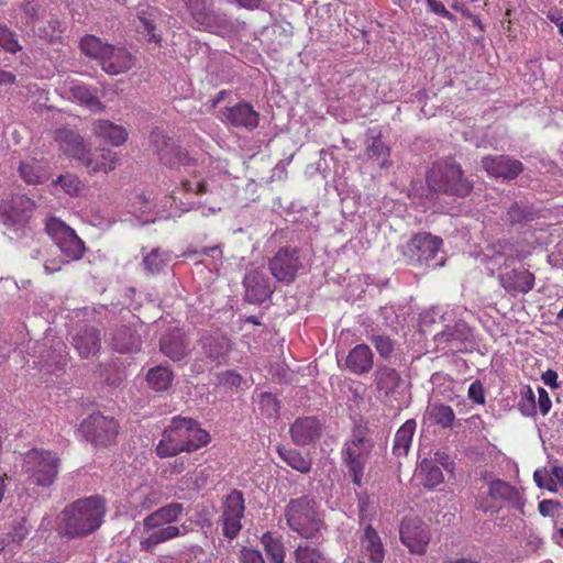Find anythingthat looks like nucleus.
Wrapping results in <instances>:
<instances>
[{
	"label": "nucleus",
	"mask_w": 563,
	"mask_h": 563,
	"mask_svg": "<svg viewBox=\"0 0 563 563\" xmlns=\"http://www.w3.org/2000/svg\"><path fill=\"white\" fill-rule=\"evenodd\" d=\"M119 163V155L110 150H101L95 154L88 152L81 164L90 174H108L115 168Z\"/></svg>",
	"instance_id": "cd10ccee"
},
{
	"label": "nucleus",
	"mask_w": 563,
	"mask_h": 563,
	"mask_svg": "<svg viewBox=\"0 0 563 563\" xmlns=\"http://www.w3.org/2000/svg\"><path fill=\"white\" fill-rule=\"evenodd\" d=\"M92 132L96 137L111 146L123 145L129 136L126 128L108 120H98L92 123Z\"/></svg>",
	"instance_id": "bb28decb"
},
{
	"label": "nucleus",
	"mask_w": 563,
	"mask_h": 563,
	"mask_svg": "<svg viewBox=\"0 0 563 563\" xmlns=\"http://www.w3.org/2000/svg\"><path fill=\"white\" fill-rule=\"evenodd\" d=\"M467 397L475 404H485V390L483 383L479 379H475L470 384L467 389Z\"/></svg>",
	"instance_id": "13d9d810"
},
{
	"label": "nucleus",
	"mask_w": 563,
	"mask_h": 563,
	"mask_svg": "<svg viewBox=\"0 0 563 563\" xmlns=\"http://www.w3.org/2000/svg\"><path fill=\"white\" fill-rule=\"evenodd\" d=\"M209 433L200 428L198 421L189 417H173L164 429L162 439L156 445V454L161 459L172 457L183 452H195L207 445Z\"/></svg>",
	"instance_id": "f257e3e1"
},
{
	"label": "nucleus",
	"mask_w": 563,
	"mask_h": 563,
	"mask_svg": "<svg viewBox=\"0 0 563 563\" xmlns=\"http://www.w3.org/2000/svg\"><path fill=\"white\" fill-rule=\"evenodd\" d=\"M482 164L489 176L505 180H514L523 172V164L508 155H487Z\"/></svg>",
	"instance_id": "dca6fc26"
},
{
	"label": "nucleus",
	"mask_w": 563,
	"mask_h": 563,
	"mask_svg": "<svg viewBox=\"0 0 563 563\" xmlns=\"http://www.w3.org/2000/svg\"><path fill=\"white\" fill-rule=\"evenodd\" d=\"M169 261L170 255L168 252L161 249H153L143 257L142 264L147 274L156 275L163 271Z\"/></svg>",
	"instance_id": "58836bf2"
},
{
	"label": "nucleus",
	"mask_w": 563,
	"mask_h": 563,
	"mask_svg": "<svg viewBox=\"0 0 563 563\" xmlns=\"http://www.w3.org/2000/svg\"><path fill=\"white\" fill-rule=\"evenodd\" d=\"M442 246L441 238L432 235L429 232H419L411 235L404 246V255L411 263L431 266V262L435 258L440 247ZM442 262L433 263V267L441 266Z\"/></svg>",
	"instance_id": "f8f14e48"
},
{
	"label": "nucleus",
	"mask_w": 563,
	"mask_h": 563,
	"mask_svg": "<svg viewBox=\"0 0 563 563\" xmlns=\"http://www.w3.org/2000/svg\"><path fill=\"white\" fill-rule=\"evenodd\" d=\"M20 174L23 180L30 185L42 184L47 178L45 168L35 158L22 162Z\"/></svg>",
	"instance_id": "4c0bfd02"
},
{
	"label": "nucleus",
	"mask_w": 563,
	"mask_h": 563,
	"mask_svg": "<svg viewBox=\"0 0 563 563\" xmlns=\"http://www.w3.org/2000/svg\"><path fill=\"white\" fill-rule=\"evenodd\" d=\"M538 408L541 410V415H548L552 408L551 398L547 389L538 387Z\"/></svg>",
	"instance_id": "680f3d73"
},
{
	"label": "nucleus",
	"mask_w": 563,
	"mask_h": 563,
	"mask_svg": "<svg viewBox=\"0 0 563 563\" xmlns=\"http://www.w3.org/2000/svg\"><path fill=\"white\" fill-rule=\"evenodd\" d=\"M188 460L185 457L176 459L169 463L167 468H164L163 473L166 475L180 474L186 470Z\"/></svg>",
	"instance_id": "69168bd1"
},
{
	"label": "nucleus",
	"mask_w": 563,
	"mask_h": 563,
	"mask_svg": "<svg viewBox=\"0 0 563 563\" xmlns=\"http://www.w3.org/2000/svg\"><path fill=\"white\" fill-rule=\"evenodd\" d=\"M533 481L539 488H547L552 493L558 490L556 483L550 478V472L547 468H537L533 472Z\"/></svg>",
	"instance_id": "5fc2aeb1"
},
{
	"label": "nucleus",
	"mask_w": 563,
	"mask_h": 563,
	"mask_svg": "<svg viewBox=\"0 0 563 563\" xmlns=\"http://www.w3.org/2000/svg\"><path fill=\"white\" fill-rule=\"evenodd\" d=\"M260 409L266 418H276L280 411V401L273 394L263 393L260 399Z\"/></svg>",
	"instance_id": "09e8293b"
},
{
	"label": "nucleus",
	"mask_w": 563,
	"mask_h": 563,
	"mask_svg": "<svg viewBox=\"0 0 563 563\" xmlns=\"http://www.w3.org/2000/svg\"><path fill=\"white\" fill-rule=\"evenodd\" d=\"M362 544L371 563H383L385 559V549L379 534L367 526L364 530Z\"/></svg>",
	"instance_id": "c756f323"
},
{
	"label": "nucleus",
	"mask_w": 563,
	"mask_h": 563,
	"mask_svg": "<svg viewBox=\"0 0 563 563\" xmlns=\"http://www.w3.org/2000/svg\"><path fill=\"white\" fill-rule=\"evenodd\" d=\"M161 351L174 362L184 360L191 351L189 340L180 329L167 331L161 339Z\"/></svg>",
	"instance_id": "aec40b11"
},
{
	"label": "nucleus",
	"mask_w": 563,
	"mask_h": 563,
	"mask_svg": "<svg viewBox=\"0 0 563 563\" xmlns=\"http://www.w3.org/2000/svg\"><path fill=\"white\" fill-rule=\"evenodd\" d=\"M428 415L433 423L444 429L452 428L455 420V412L450 405H431Z\"/></svg>",
	"instance_id": "a19ab883"
},
{
	"label": "nucleus",
	"mask_w": 563,
	"mask_h": 563,
	"mask_svg": "<svg viewBox=\"0 0 563 563\" xmlns=\"http://www.w3.org/2000/svg\"><path fill=\"white\" fill-rule=\"evenodd\" d=\"M366 155L368 157L383 158L380 163L382 168H387L390 165L389 156L390 148L385 144L382 140V133L373 135L371 140L367 141L366 144Z\"/></svg>",
	"instance_id": "ea45409f"
},
{
	"label": "nucleus",
	"mask_w": 563,
	"mask_h": 563,
	"mask_svg": "<svg viewBox=\"0 0 563 563\" xmlns=\"http://www.w3.org/2000/svg\"><path fill=\"white\" fill-rule=\"evenodd\" d=\"M59 455L42 448H33L23 455L22 474L30 485L49 487L58 476Z\"/></svg>",
	"instance_id": "423d86ee"
},
{
	"label": "nucleus",
	"mask_w": 563,
	"mask_h": 563,
	"mask_svg": "<svg viewBox=\"0 0 563 563\" xmlns=\"http://www.w3.org/2000/svg\"><path fill=\"white\" fill-rule=\"evenodd\" d=\"M55 184L59 185L69 196L82 195L87 189L86 185L73 174L60 175Z\"/></svg>",
	"instance_id": "49530a36"
},
{
	"label": "nucleus",
	"mask_w": 563,
	"mask_h": 563,
	"mask_svg": "<svg viewBox=\"0 0 563 563\" xmlns=\"http://www.w3.org/2000/svg\"><path fill=\"white\" fill-rule=\"evenodd\" d=\"M401 382L400 374L388 365L378 366L374 372L375 389L384 402L391 399Z\"/></svg>",
	"instance_id": "5701e85b"
},
{
	"label": "nucleus",
	"mask_w": 563,
	"mask_h": 563,
	"mask_svg": "<svg viewBox=\"0 0 563 563\" xmlns=\"http://www.w3.org/2000/svg\"><path fill=\"white\" fill-rule=\"evenodd\" d=\"M277 453L282 460L292 470L300 473H309L311 470V461L308 456L302 455L299 451L292 448L279 446Z\"/></svg>",
	"instance_id": "f704fd0d"
},
{
	"label": "nucleus",
	"mask_w": 563,
	"mask_h": 563,
	"mask_svg": "<svg viewBox=\"0 0 563 563\" xmlns=\"http://www.w3.org/2000/svg\"><path fill=\"white\" fill-rule=\"evenodd\" d=\"M262 543L264 545L266 555L274 563H285V547L279 538H275L271 532H265L262 536Z\"/></svg>",
	"instance_id": "79ce46f5"
},
{
	"label": "nucleus",
	"mask_w": 563,
	"mask_h": 563,
	"mask_svg": "<svg viewBox=\"0 0 563 563\" xmlns=\"http://www.w3.org/2000/svg\"><path fill=\"white\" fill-rule=\"evenodd\" d=\"M435 349L444 353H464L472 344V332L466 322L459 320L445 325L444 330L433 336Z\"/></svg>",
	"instance_id": "ddd939ff"
},
{
	"label": "nucleus",
	"mask_w": 563,
	"mask_h": 563,
	"mask_svg": "<svg viewBox=\"0 0 563 563\" xmlns=\"http://www.w3.org/2000/svg\"><path fill=\"white\" fill-rule=\"evenodd\" d=\"M78 431L95 446L108 448L115 443L120 434V423L113 417L93 412L79 424Z\"/></svg>",
	"instance_id": "6e6552de"
},
{
	"label": "nucleus",
	"mask_w": 563,
	"mask_h": 563,
	"mask_svg": "<svg viewBox=\"0 0 563 563\" xmlns=\"http://www.w3.org/2000/svg\"><path fill=\"white\" fill-rule=\"evenodd\" d=\"M244 509L245 505L242 492L232 489L222 501L221 523L223 536L233 539L240 533Z\"/></svg>",
	"instance_id": "2eb2a0df"
},
{
	"label": "nucleus",
	"mask_w": 563,
	"mask_h": 563,
	"mask_svg": "<svg viewBox=\"0 0 563 563\" xmlns=\"http://www.w3.org/2000/svg\"><path fill=\"white\" fill-rule=\"evenodd\" d=\"M241 559L242 563H265L262 553L255 549L244 548L241 551Z\"/></svg>",
	"instance_id": "0e129e2a"
},
{
	"label": "nucleus",
	"mask_w": 563,
	"mask_h": 563,
	"mask_svg": "<svg viewBox=\"0 0 563 563\" xmlns=\"http://www.w3.org/2000/svg\"><path fill=\"white\" fill-rule=\"evenodd\" d=\"M201 346L206 357L217 365L225 364L232 350L231 341L220 334L205 336Z\"/></svg>",
	"instance_id": "a878e982"
},
{
	"label": "nucleus",
	"mask_w": 563,
	"mask_h": 563,
	"mask_svg": "<svg viewBox=\"0 0 563 563\" xmlns=\"http://www.w3.org/2000/svg\"><path fill=\"white\" fill-rule=\"evenodd\" d=\"M401 543L413 554L427 552L431 539L428 526L418 517H405L399 526Z\"/></svg>",
	"instance_id": "4468645a"
},
{
	"label": "nucleus",
	"mask_w": 563,
	"mask_h": 563,
	"mask_svg": "<svg viewBox=\"0 0 563 563\" xmlns=\"http://www.w3.org/2000/svg\"><path fill=\"white\" fill-rule=\"evenodd\" d=\"M296 563H329V559L318 548L298 545L295 551Z\"/></svg>",
	"instance_id": "a18cd8bd"
},
{
	"label": "nucleus",
	"mask_w": 563,
	"mask_h": 563,
	"mask_svg": "<svg viewBox=\"0 0 563 563\" xmlns=\"http://www.w3.org/2000/svg\"><path fill=\"white\" fill-rule=\"evenodd\" d=\"M426 2L428 4L429 10L432 13H434L441 18H444L451 22H456V16L446 9V7L443 2H441L439 0H426Z\"/></svg>",
	"instance_id": "bf43d9fd"
},
{
	"label": "nucleus",
	"mask_w": 563,
	"mask_h": 563,
	"mask_svg": "<svg viewBox=\"0 0 563 563\" xmlns=\"http://www.w3.org/2000/svg\"><path fill=\"white\" fill-rule=\"evenodd\" d=\"M268 271L279 283H292L303 269V260L298 246H282L268 260Z\"/></svg>",
	"instance_id": "9d476101"
},
{
	"label": "nucleus",
	"mask_w": 563,
	"mask_h": 563,
	"mask_svg": "<svg viewBox=\"0 0 563 563\" xmlns=\"http://www.w3.org/2000/svg\"><path fill=\"white\" fill-rule=\"evenodd\" d=\"M492 498L488 496H481L477 501H475V508L483 510L485 512L494 510L495 505L492 503Z\"/></svg>",
	"instance_id": "774afa93"
},
{
	"label": "nucleus",
	"mask_w": 563,
	"mask_h": 563,
	"mask_svg": "<svg viewBox=\"0 0 563 563\" xmlns=\"http://www.w3.org/2000/svg\"><path fill=\"white\" fill-rule=\"evenodd\" d=\"M147 385L155 391L167 390L174 379V374L169 367L158 365L147 372Z\"/></svg>",
	"instance_id": "c9c22d12"
},
{
	"label": "nucleus",
	"mask_w": 563,
	"mask_h": 563,
	"mask_svg": "<svg viewBox=\"0 0 563 563\" xmlns=\"http://www.w3.org/2000/svg\"><path fill=\"white\" fill-rule=\"evenodd\" d=\"M285 516L290 530L306 539L316 538L324 527L316 499L308 496L291 499Z\"/></svg>",
	"instance_id": "39448f33"
},
{
	"label": "nucleus",
	"mask_w": 563,
	"mask_h": 563,
	"mask_svg": "<svg viewBox=\"0 0 563 563\" xmlns=\"http://www.w3.org/2000/svg\"><path fill=\"white\" fill-rule=\"evenodd\" d=\"M488 495L493 500L505 503L523 512L525 500L520 492L506 481L493 479L488 485Z\"/></svg>",
	"instance_id": "b1692460"
},
{
	"label": "nucleus",
	"mask_w": 563,
	"mask_h": 563,
	"mask_svg": "<svg viewBox=\"0 0 563 563\" xmlns=\"http://www.w3.org/2000/svg\"><path fill=\"white\" fill-rule=\"evenodd\" d=\"M140 27L142 32L147 35V42H154L158 47H162L163 37L156 32L155 24L147 18L140 16Z\"/></svg>",
	"instance_id": "6e6d98bb"
},
{
	"label": "nucleus",
	"mask_w": 563,
	"mask_h": 563,
	"mask_svg": "<svg viewBox=\"0 0 563 563\" xmlns=\"http://www.w3.org/2000/svg\"><path fill=\"white\" fill-rule=\"evenodd\" d=\"M373 364L374 354L366 343H358L345 357V369L354 375H367Z\"/></svg>",
	"instance_id": "393cba45"
},
{
	"label": "nucleus",
	"mask_w": 563,
	"mask_h": 563,
	"mask_svg": "<svg viewBox=\"0 0 563 563\" xmlns=\"http://www.w3.org/2000/svg\"><path fill=\"white\" fill-rule=\"evenodd\" d=\"M222 121L234 128L252 131L260 124V113L254 110L252 103L240 101L222 111Z\"/></svg>",
	"instance_id": "f3484780"
},
{
	"label": "nucleus",
	"mask_w": 563,
	"mask_h": 563,
	"mask_svg": "<svg viewBox=\"0 0 563 563\" xmlns=\"http://www.w3.org/2000/svg\"><path fill=\"white\" fill-rule=\"evenodd\" d=\"M420 475L423 477V486L433 488L443 482L441 468L430 460L424 459L420 463Z\"/></svg>",
	"instance_id": "c03bdc74"
},
{
	"label": "nucleus",
	"mask_w": 563,
	"mask_h": 563,
	"mask_svg": "<svg viewBox=\"0 0 563 563\" xmlns=\"http://www.w3.org/2000/svg\"><path fill=\"white\" fill-rule=\"evenodd\" d=\"M151 145L161 163L170 168L195 167L197 159L188 151L176 145L174 140L167 136L161 129H154L151 133Z\"/></svg>",
	"instance_id": "1a4fd4ad"
},
{
	"label": "nucleus",
	"mask_w": 563,
	"mask_h": 563,
	"mask_svg": "<svg viewBox=\"0 0 563 563\" xmlns=\"http://www.w3.org/2000/svg\"><path fill=\"white\" fill-rule=\"evenodd\" d=\"M0 46L10 53H15L21 49L19 41L15 38L14 33L7 26L0 24Z\"/></svg>",
	"instance_id": "3c124183"
},
{
	"label": "nucleus",
	"mask_w": 563,
	"mask_h": 563,
	"mask_svg": "<svg viewBox=\"0 0 563 563\" xmlns=\"http://www.w3.org/2000/svg\"><path fill=\"white\" fill-rule=\"evenodd\" d=\"M194 24L198 29L209 30L214 20L206 0H184Z\"/></svg>",
	"instance_id": "473e14b6"
},
{
	"label": "nucleus",
	"mask_w": 563,
	"mask_h": 563,
	"mask_svg": "<svg viewBox=\"0 0 563 563\" xmlns=\"http://www.w3.org/2000/svg\"><path fill=\"white\" fill-rule=\"evenodd\" d=\"M70 97L79 104L87 107L93 112H101L104 106L99 100L95 90H90L85 85H74L69 88Z\"/></svg>",
	"instance_id": "72a5a7b5"
},
{
	"label": "nucleus",
	"mask_w": 563,
	"mask_h": 563,
	"mask_svg": "<svg viewBox=\"0 0 563 563\" xmlns=\"http://www.w3.org/2000/svg\"><path fill=\"white\" fill-rule=\"evenodd\" d=\"M197 173L192 174V179L184 178L178 185V188L186 195L202 196L209 191V187L206 180H197Z\"/></svg>",
	"instance_id": "de8ad7c7"
},
{
	"label": "nucleus",
	"mask_w": 563,
	"mask_h": 563,
	"mask_svg": "<svg viewBox=\"0 0 563 563\" xmlns=\"http://www.w3.org/2000/svg\"><path fill=\"white\" fill-rule=\"evenodd\" d=\"M373 444L361 430H355L352 438L343 444L341 460L353 477L356 486L362 485L365 466Z\"/></svg>",
	"instance_id": "0eeeda50"
},
{
	"label": "nucleus",
	"mask_w": 563,
	"mask_h": 563,
	"mask_svg": "<svg viewBox=\"0 0 563 563\" xmlns=\"http://www.w3.org/2000/svg\"><path fill=\"white\" fill-rule=\"evenodd\" d=\"M534 217L536 212L532 209L521 207L518 202H515L510 209H508V220L511 223L531 221Z\"/></svg>",
	"instance_id": "8fccbe9b"
},
{
	"label": "nucleus",
	"mask_w": 563,
	"mask_h": 563,
	"mask_svg": "<svg viewBox=\"0 0 563 563\" xmlns=\"http://www.w3.org/2000/svg\"><path fill=\"white\" fill-rule=\"evenodd\" d=\"M111 345L120 353H129L140 349L141 340L131 328L121 327L114 331Z\"/></svg>",
	"instance_id": "7c9ffc66"
},
{
	"label": "nucleus",
	"mask_w": 563,
	"mask_h": 563,
	"mask_svg": "<svg viewBox=\"0 0 563 563\" xmlns=\"http://www.w3.org/2000/svg\"><path fill=\"white\" fill-rule=\"evenodd\" d=\"M184 504L170 501L143 519V528L147 531L140 539V549L152 552L157 545L187 533L186 526L176 527L173 523L184 515Z\"/></svg>",
	"instance_id": "7ed1b4c3"
},
{
	"label": "nucleus",
	"mask_w": 563,
	"mask_h": 563,
	"mask_svg": "<svg viewBox=\"0 0 563 563\" xmlns=\"http://www.w3.org/2000/svg\"><path fill=\"white\" fill-rule=\"evenodd\" d=\"M518 408L523 416L532 417L536 415V397L530 387H527L526 390L521 393Z\"/></svg>",
	"instance_id": "603ef678"
},
{
	"label": "nucleus",
	"mask_w": 563,
	"mask_h": 563,
	"mask_svg": "<svg viewBox=\"0 0 563 563\" xmlns=\"http://www.w3.org/2000/svg\"><path fill=\"white\" fill-rule=\"evenodd\" d=\"M106 515V501L90 496L68 504L62 511L60 531L68 538H82L96 532Z\"/></svg>",
	"instance_id": "f03ea898"
},
{
	"label": "nucleus",
	"mask_w": 563,
	"mask_h": 563,
	"mask_svg": "<svg viewBox=\"0 0 563 563\" xmlns=\"http://www.w3.org/2000/svg\"><path fill=\"white\" fill-rule=\"evenodd\" d=\"M218 383L228 388H239L242 383V376L234 371H227L218 374Z\"/></svg>",
	"instance_id": "4d7b16f0"
},
{
	"label": "nucleus",
	"mask_w": 563,
	"mask_h": 563,
	"mask_svg": "<svg viewBox=\"0 0 563 563\" xmlns=\"http://www.w3.org/2000/svg\"><path fill=\"white\" fill-rule=\"evenodd\" d=\"M243 284L246 286V292L250 294V296H252L257 302H263V300L267 299L272 295L271 287L257 273L246 276Z\"/></svg>",
	"instance_id": "e433bc0d"
},
{
	"label": "nucleus",
	"mask_w": 563,
	"mask_h": 563,
	"mask_svg": "<svg viewBox=\"0 0 563 563\" xmlns=\"http://www.w3.org/2000/svg\"><path fill=\"white\" fill-rule=\"evenodd\" d=\"M426 183L431 191L457 197L467 196L473 188L453 158L434 162L427 173Z\"/></svg>",
	"instance_id": "20e7f679"
},
{
	"label": "nucleus",
	"mask_w": 563,
	"mask_h": 563,
	"mask_svg": "<svg viewBox=\"0 0 563 563\" xmlns=\"http://www.w3.org/2000/svg\"><path fill=\"white\" fill-rule=\"evenodd\" d=\"M73 344L81 357L95 356L100 349L99 331L90 327L81 329L74 336Z\"/></svg>",
	"instance_id": "c85d7f7f"
},
{
	"label": "nucleus",
	"mask_w": 563,
	"mask_h": 563,
	"mask_svg": "<svg viewBox=\"0 0 563 563\" xmlns=\"http://www.w3.org/2000/svg\"><path fill=\"white\" fill-rule=\"evenodd\" d=\"M289 432L294 443L303 446L321 438L322 424L314 416L299 417L290 426Z\"/></svg>",
	"instance_id": "6ab92c4d"
},
{
	"label": "nucleus",
	"mask_w": 563,
	"mask_h": 563,
	"mask_svg": "<svg viewBox=\"0 0 563 563\" xmlns=\"http://www.w3.org/2000/svg\"><path fill=\"white\" fill-rule=\"evenodd\" d=\"M416 429L417 422L409 419L406 420L397 430L393 445V452L396 456H405L408 453Z\"/></svg>",
	"instance_id": "2f4dec72"
},
{
	"label": "nucleus",
	"mask_w": 563,
	"mask_h": 563,
	"mask_svg": "<svg viewBox=\"0 0 563 563\" xmlns=\"http://www.w3.org/2000/svg\"><path fill=\"white\" fill-rule=\"evenodd\" d=\"M135 63V57L123 47L109 45L100 59L102 69L109 75H120L129 71Z\"/></svg>",
	"instance_id": "412c9836"
},
{
	"label": "nucleus",
	"mask_w": 563,
	"mask_h": 563,
	"mask_svg": "<svg viewBox=\"0 0 563 563\" xmlns=\"http://www.w3.org/2000/svg\"><path fill=\"white\" fill-rule=\"evenodd\" d=\"M59 148L67 156L78 161L86 158L90 150L88 148L85 139L76 131L70 129H58L55 133Z\"/></svg>",
	"instance_id": "4be33fe9"
},
{
	"label": "nucleus",
	"mask_w": 563,
	"mask_h": 563,
	"mask_svg": "<svg viewBox=\"0 0 563 563\" xmlns=\"http://www.w3.org/2000/svg\"><path fill=\"white\" fill-rule=\"evenodd\" d=\"M510 246H514V240L501 239L493 243L489 250L495 256H506L507 250H509Z\"/></svg>",
	"instance_id": "e2e57ef3"
},
{
	"label": "nucleus",
	"mask_w": 563,
	"mask_h": 563,
	"mask_svg": "<svg viewBox=\"0 0 563 563\" xmlns=\"http://www.w3.org/2000/svg\"><path fill=\"white\" fill-rule=\"evenodd\" d=\"M433 462L437 465H441L448 472H454L455 464L445 452H437L435 460Z\"/></svg>",
	"instance_id": "338daca9"
},
{
	"label": "nucleus",
	"mask_w": 563,
	"mask_h": 563,
	"mask_svg": "<svg viewBox=\"0 0 563 563\" xmlns=\"http://www.w3.org/2000/svg\"><path fill=\"white\" fill-rule=\"evenodd\" d=\"M561 507L559 501L545 499L538 504V511L543 517H554Z\"/></svg>",
	"instance_id": "052dcab7"
},
{
	"label": "nucleus",
	"mask_w": 563,
	"mask_h": 563,
	"mask_svg": "<svg viewBox=\"0 0 563 563\" xmlns=\"http://www.w3.org/2000/svg\"><path fill=\"white\" fill-rule=\"evenodd\" d=\"M45 231L69 260L82 258L86 252L85 242L64 221L58 218H48L45 223Z\"/></svg>",
	"instance_id": "9b49d317"
},
{
	"label": "nucleus",
	"mask_w": 563,
	"mask_h": 563,
	"mask_svg": "<svg viewBox=\"0 0 563 563\" xmlns=\"http://www.w3.org/2000/svg\"><path fill=\"white\" fill-rule=\"evenodd\" d=\"M371 343H373L378 355L384 358H388L394 351V343L388 336L374 335L371 338Z\"/></svg>",
	"instance_id": "864d4df0"
},
{
	"label": "nucleus",
	"mask_w": 563,
	"mask_h": 563,
	"mask_svg": "<svg viewBox=\"0 0 563 563\" xmlns=\"http://www.w3.org/2000/svg\"><path fill=\"white\" fill-rule=\"evenodd\" d=\"M110 44L103 43L100 37L88 34L81 37V43H79V47H81V53L90 58H96L100 60L106 54V48L109 47Z\"/></svg>",
	"instance_id": "37998d69"
},
{
	"label": "nucleus",
	"mask_w": 563,
	"mask_h": 563,
	"mask_svg": "<svg viewBox=\"0 0 563 563\" xmlns=\"http://www.w3.org/2000/svg\"><path fill=\"white\" fill-rule=\"evenodd\" d=\"M534 275L526 268H514L498 275V283L512 297L527 295L534 287Z\"/></svg>",
	"instance_id": "a211bd4d"
}]
</instances>
